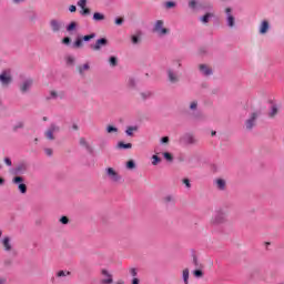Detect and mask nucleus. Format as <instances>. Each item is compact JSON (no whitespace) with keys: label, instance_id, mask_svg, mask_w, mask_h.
Segmentation results:
<instances>
[{"label":"nucleus","instance_id":"nucleus-1","mask_svg":"<svg viewBox=\"0 0 284 284\" xmlns=\"http://www.w3.org/2000/svg\"><path fill=\"white\" fill-rule=\"evenodd\" d=\"M181 60H174L173 65L166 70L170 83L176 84L181 81V74L179 73V68H181Z\"/></svg>","mask_w":284,"mask_h":284},{"label":"nucleus","instance_id":"nucleus-2","mask_svg":"<svg viewBox=\"0 0 284 284\" xmlns=\"http://www.w3.org/2000/svg\"><path fill=\"white\" fill-rule=\"evenodd\" d=\"M227 223V216H225V212L216 211L215 214L211 217L209 225L214 230V227H219V225H223Z\"/></svg>","mask_w":284,"mask_h":284},{"label":"nucleus","instance_id":"nucleus-3","mask_svg":"<svg viewBox=\"0 0 284 284\" xmlns=\"http://www.w3.org/2000/svg\"><path fill=\"white\" fill-rule=\"evenodd\" d=\"M152 30L158 34V37H165V34H170V29L164 27L163 20H156Z\"/></svg>","mask_w":284,"mask_h":284},{"label":"nucleus","instance_id":"nucleus-4","mask_svg":"<svg viewBox=\"0 0 284 284\" xmlns=\"http://www.w3.org/2000/svg\"><path fill=\"white\" fill-rule=\"evenodd\" d=\"M32 85H34V80L32 78H24L19 83V90L21 94H28L30 90H32Z\"/></svg>","mask_w":284,"mask_h":284},{"label":"nucleus","instance_id":"nucleus-5","mask_svg":"<svg viewBox=\"0 0 284 284\" xmlns=\"http://www.w3.org/2000/svg\"><path fill=\"white\" fill-rule=\"evenodd\" d=\"M59 132H61V126H59L57 123H51L44 132V136L48 139V141H54V134Z\"/></svg>","mask_w":284,"mask_h":284},{"label":"nucleus","instance_id":"nucleus-6","mask_svg":"<svg viewBox=\"0 0 284 284\" xmlns=\"http://www.w3.org/2000/svg\"><path fill=\"white\" fill-rule=\"evenodd\" d=\"M213 185L219 192H225L227 190V181L223 178H216L213 180Z\"/></svg>","mask_w":284,"mask_h":284},{"label":"nucleus","instance_id":"nucleus-7","mask_svg":"<svg viewBox=\"0 0 284 284\" xmlns=\"http://www.w3.org/2000/svg\"><path fill=\"white\" fill-rule=\"evenodd\" d=\"M0 82L2 83V85H10V83H12V73L10 69H7L1 72Z\"/></svg>","mask_w":284,"mask_h":284},{"label":"nucleus","instance_id":"nucleus-8","mask_svg":"<svg viewBox=\"0 0 284 284\" xmlns=\"http://www.w3.org/2000/svg\"><path fill=\"white\" fill-rule=\"evenodd\" d=\"M108 45V40L105 38H100L95 41L94 44H90L91 50L93 52H99L101 51L102 48H106Z\"/></svg>","mask_w":284,"mask_h":284},{"label":"nucleus","instance_id":"nucleus-9","mask_svg":"<svg viewBox=\"0 0 284 284\" xmlns=\"http://www.w3.org/2000/svg\"><path fill=\"white\" fill-rule=\"evenodd\" d=\"M225 14L227 28H234V26H236V18L234 17V13H232V8H226Z\"/></svg>","mask_w":284,"mask_h":284},{"label":"nucleus","instance_id":"nucleus-10","mask_svg":"<svg viewBox=\"0 0 284 284\" xmlns=\"http://www.w3.org/2000/svg\"><path fill=\"white\" fill-rule=\"evenodd\" d=\"M181 141L182 143H185V145H196V143H199V140H196V138L192 133H185L181 138Z\"/></svg>","mask_w":284,"mask_h":284},{"label":"nucleus","instance_id":"nucleus-11","mask_svg":"<svg viewBox=\"0 0 284 284\" xmlns=\"http://www.w3.org/2000/svg\"><path fill=\"white\" fill-rule=\"evenodd\" d=\"M256 119H258V112L251 113L250 118L245 121L246 130H253L256 125Z\"/></svg>","mask_w":284,"mask_h":284},{"label":"nucleus","instance_id":"nucleus-12","mask_svg":"<svg viewBox=\"0 0 284 284\" xmlns=\"http://www.w3.org/2000/svg\"><path fill=\"white\" fill-rule=\"evenodd\" d=\"M106 176L114 183L121 181V175L116 171H114L112 168L106 169Z\"/></svg>","mask_w":284,"mask_h":284},{"label":"nucleus","instance_id":"nucleus-13","mask_svg":"<svg viewBox=\"0 0 284 284\" xmlns=\"http://www.w3.org/2000/svg\"><path fill=\"white\" fill-rule=\"evenodd\" d=\"M101 274H102V276H104V278L101 280L102 284H112V283H114V280L112 278V274H110V272H108V270H102Z\"/></svg>","mask_w":284,"mask_h":284},{"label":"nucleus","instance_id":"nucleus-14","mask_svg":"<svg viewBox=\"0 0 284 284\" xmlns=\"http://www.w3.org/2000/svg\"><path fill=\"white\" fill-rule=\"evenodd\" d=\"M50 28L54 33L61 32V28H63V22L53 19L50 21Z\"/></svg>","mask_w":284,"mask_h":284},{"label":"nucleus","instance_id":"nucleus-15","mask_svg":"<svg viewBox=\"0 0 284 284\" xmlns=\"http://www.w3.org/2000/svg\"><path fill=\"white\" fill-rule=\"evenodd\" d=\"M199 70L203 77H212L214 74V71L207 64H200Z\"/></svg>","mask_w":284,"mask_h":284},{"label":"nucleus","instance_id":"nucleus-16","mask_svg":"<svg viewBox=\"0 0 284 284\" xmlns=\"http://www.w3.org/2000/svg\"><path fill=\"white\" fill-rule=\"evenodd\" d=\"M270 31V22L267 20H263L258 27L260 34H267Z\"/></svg>","mask_w":284,"mask_h":284},{"label":"nucleus","instance_id":"nucleus-17","mask_svg":"<svg viewBox=\"0 0 284 284\" xmlns=\"http://www.w3.org/2000/svg\"><path fill=\"white\" fill-rule=\"evenodd\" d=\"M10 243H11L10 236H4L1 240V244L3 245L4 250H12V244H10Z\"/></svg>","mask_w":284,"mask_h":284},{"label":"nucleus","instance_id":"nucleus-18","mask_svg":"<svg viewBox=\"0 0 284 284\" xmlns=\"http://www.w3.org/2000/svg\"><path fill=\"white\" fill-rule=\"evenodd\" d=\"M134 132H139L138 125L126 126V130H125L126 136H134Z\"/></svg>","mask_w":284,"mask_h":284},{"label":"nucleus","instance_id":"nucleus-19","mask_svg":"<svg viewBox=\"0 0 284 284\" xmlns=\"http://www.w3.org/2000/svg\"><path fill=\"white\" fill-rule=\"evenodd\" d=\"M27 171H28V165H26V164H19V165L14 169V174H26Z\"/></svg>","mask_w":284,"mask_h":284},{"label":"nucleus","instance_id":"nucleus-20","mask_svg":"<svg viewBox=\"0 0 284 284\" xmlns=\"http://www.w3.org/2000/svg\"><path fill=\"white\" fill-rule=\"evenodd\" d=\"M163 203H165V205H174V203H176V199L174 197V195L169 194L163 197Z\"/></svg>","mask_w":284,"mask_h":284},{"label":"nucleus","instance_id":"nucleus-21","mask_svg":"<svg viewBox=\"0 0 284 284\" xmlns=\"http://www.w3.org/2000/svg\"><path fill=\"white\" fill-rule=\"evenodd\" d=\"M79 143L82 148H85L88 152H92V146H90V143H88V140H85V138H80Z\"/></svg>","mask_w":284,"mask_h":284},{"label":"nucleus","instance_id":"nucleus-22","mask_svg":"<svg viewBox=\"0 0 284 284\" xmlns=\"http://www.w3.org/2000/svg\"><path fill=\"white\" fill-rule=\"evenodd\" d=\"M182 278L184 281V284H190V270L189 268H184L182 272Z\"/></svg>","mask_w":284,"mask_h":284},{"label":"nucleus","instance_id":"nucleus-23","mask_svg":"<svg viewBox=\"0 0 284 284\" xmlns=\"http://www.w3.org/2000/svg\"><path fill=\"white\" fill-rule=\"evenodd\" d=\"M79 74L83 75L88 70H90V63H84L78 68Z\"/></svg>","mask_w":284,"mask_h":284},{"label":"nucleus","instance_id":"nucleus-24","mask_svg":"<svg viewBox=\"0 0 284 284\" xmlns=\"http://www.w3.org/2000/svg\"><path fill=\"white\" fill-rule=\"evenodd\" d=\"M93 21H105V14H103L101 12H94Z\"/></svg>","mask_w":284,"mask_h":284},{"label":"nucleus","instance_id":"nucleus-25","mask_svg":"<svg viewBox=\"0 0 284 284\" xmlns=\"http://www.w3.org/2000/svg\"><path fill=\"white\" fill-rule=\"evenodd\" d=\"M118 148L119 150H132V143L119 142Z\"/></svg>","mask_w":284,"mask_h":284},{"label":"nucleus","instance_id":"nucleus-26","mask_svg":"<svg viewBox=\"0 0 284 284\" xmlns=\"http://www.w3.org/2000/svg\"><path fill=\"white\" fill-rule=\"evenodd\" d=\"M213 6L210 2H201L199 4L200 10H212Z\"/></svg>","mask_w":284,"mask_h":284},{"label":"nucleus","instance_id":"nucleus-27","mask_svg":"<svg viewBox=\"0 0 284 284\" xmlns=\"http://www.w3.org/2000/svg\"><path fill=\"white\" fill-rule=\"evenodd\" d=\"M276 114H278V106H276V104H273L271 111L268 112V116L271 119H274Z\"/></svg>","mask_w":284,"mask_h":284},{"label":"nucleus","instance_id":"nucleus-28","mask_svg":"<svg viewBox=\"0 0 284 284\" xmlns=\"http://www.w3.org/2000/svg\"><path fill=\"white\" fill-rule=\"evenodd\" d=\"M65 63L67 65H74L77 59L74 58V55H67L65 58Z\"/></svg>","mask_w":284,"mask_h":284},{"label":"nucleus","instance_id":"nucleus-29","mask_svg":"<svg viewBox=\"0 0 284 284\" xmlns=\"http://www.w3.org/2000/svg\"><path fill=\"white\" fill-rule=\"evenodd\" d=\"M81 39H82V42L84 41L85 43H88L89 41H92V39H97V33L84 36Z\"/></svg>","mask_w":284,"mask_h":284},{"label":"nucleus","instance_id":"nucleus-30","mask_svg":"<svg viewBox=\"0 0 284 284\" xmlns=\"http://www.w3.org/2000/svg\"><path fill=\"white\" fill-rule=\"evenodd\" d=\"M165 10H172V8H176V2L174 1H166L164 2Z\"/></svg>","mask_w":284,"mask_h":284},{"label":"nucleus","instance_id":"nucleus-31","mask_svg":"<svg viewBox=\"0 0 284 284\" xmlns=\"http://www.w3.org/2000/svg\"><path fill=\"white\" fill-rule=\"evenodd\" d=\"M211 18H212V13H206L200 18V21H202V23H210Z\"/></svg>","mask_w":284,"mask_h":284},{"label":"nucleus","instance_id":"nucleus-32","mask_svg":"<svg viewBox=\"0 0 284 284\" xmlns=\"http://www.w3.org/2000/svg\"><path fill=\"white\" fill-rule=\"evenodd\" d=\"M136 169V163L134 160H130L126 162V170H135Z\"/></svg>","mask_w":284,"mask_h":284},{"label":"nucleus","instance_id":"nucleus-33","mask_svg":"<svg viewBox=\"0 0 284 284\" xmlns=\"http://www.w3.org/2000/svg\"><path fill=\"white\" fill-rule=\"evenodd\" d=\"M189 108H190L191 112H196V110H199V102L197 101H192L190 103Z\"/></svg>","mask_w":284,"mask_h":284},{"label":"nucleus","instance_id":"nucleus-34","mask_svg":"<svg viewBox=\"0 0 284 284\" xmlns=\"http://www.w3.org/2000/svg\"><path fill=\"white\" fill-rule=\"evenodd\" d=\"M18 190L21 194H26V192H28V185H26L24 183H21L18 185Z\"/></svg>","mask_w":284,"mask_h":284},{"label":"nucleus","instance_id":"nucleus-35","mask_svg":"<svg viewBox=\"0 0 284 284\" xmlns=\"http://www.w3.org/2000/svg\"><path fill=\"white\" fill-rule=\"evenodd\" d=\"M83 45V40L81 38H77V40L73 42V48L79 49Z\"/></svg>","mask_w":284,"mask_h":284},{"label":"nucleus","instance_id":"nucleus-36","mask_svg":"<svg viewBox=\"0 0 284 284\" xmlns=\"http://www.w3.org/2000/svg\"><path fill=\"white\" fill-rule=\"evenodd\" d=\"M106 132H108V134L116 133V132H119V129L116 126H113V125H108L106 126Z\"/></svg>","mask_w":284,"mask_h":284},{"label":"nucleus","instance_id":"nucleus-37","mask_svg":"<svg viewBox=\"0 0 284 284\" xmlns=\"http://www.w3.org/2000/svg\"><path fill=\"white\" fill-rule=\"evenodd\" d=\"M109 63H110L111 68H116L119 61L116 60V57H111L109 59Z\"/></svg>","mask_w":284,"mask_h":284},{"label":"nucleus","instance_id":"nucleus-38","mask_svg":"<svg viewBox=\"0 0 284 284\" xmlns=\"http://www.w3.org/2000/svg\"><path fill=\"white\" fill-rule=\"evenodd\" d=\"M163 156H164L165 161H169L170 163H172L174 161V156H172L170 152H164Z\"/></svg>","mask_w":284,"mask_h":284},{"label":"nucleus","instance_id":"nucleus-39","mask_svg":"<svg viewBox=\"0 0 284 284\" xmlns=\"http://www.w3.org/2000/svg\"><path fill=\"white\" fill-rule=\"evenodd\" d=\"M12 183H14V185H21V183H23V178L16 176L13 178Z\"/></svg>","mask_w":284,"mask_h":284},{"label":"nucleus","instance_id":"nucleus-40","mask_svg":"<svg viewBox=\"0 0 284 284\" xmlns=\"http://www.w3.org/2000/svg\"><path fill=\"white\" fill-rule=\"evenodd\" d=\"M57 97H59L57 91H50L49 95L47 97V100L50 101L52 99H57Z\"/></svg>","mask_w":284,"mask_h":284},{"label":"nucleus","instance_id":"nucleus-41","mask_svg":"<svg viewBox=\"0 0 284 284\" xmlns=\"http://www.w3.org/2000/svg\"><path fill=\"white\" fill-rule=\"evenodd\" d=\"M128 85L129 88H136V80H134V78H129Z\"/></svg>","mask_w":284,"mask_h":284},{"label":"nucleus","instance_id":"nucleus-42","mask_svg":"<svg viewBox=\"0 0 284 284\" xmlns=\"http://www.w3.org/2000/svg\"><path fill=\"white\" fill-rule=\"evenodd\" d=\"M72 30H77V22H71V23L67 27V32H72Z\"/></svg>","mask_w":284,"mask_h":284},{"label":"nucleus","instance_id":"nucleus-43","mask_svg":"<svg viewBox=\"0 0 284 284\" xmlns=\"http://www.w3.org/2000/svg\"><path fill=\"white\" fill-rule=\"evenodd\" d=\"M152 97V92L145 91L141 93V98L145 101L146 99H150Z\"/></svg>","mask_w":284,"mask_h":284},{"label":"nucleus","instance_id":"nucleus-44","mask_svg":"<svg viewBox=\"0 0 284 284\" xmlns=\"http://www.w3.org/2000/svg\"><path fill=\"white\" fill-rule=\"evenodd\" d=\"M59 223L62 225H68V223H70V219H68V216H62L60 217Z\"/></svg>","mask_w":284,"mask_h":284},{"label":"nucleus","instance_id":"nucleus-45","mask_svg":"<svg viewBox=\"0 0 284 284\" xmlns=\"http://www.w3.org/2000/svg\"><path fill=\"white\" fill-rule=\"evenodd\" d=\"M152 160V165H159V163H161V158H159V155H153Z\"/></svg>","mask_w":284,"mask_h":284},{"label":"nucleus","instance_id":"nucleus-46","mask_svg":"<svg viewBox=\"0 0 284 284\" xmlns=\"http://www.w3.org/2000/svg\"><path fill=\"white\" fill-rule=\"evenodd\" d=\"M58 278H62L63 276H70V272H65V271H59L57 273Z\"/></svg>","mask_w":284,"mask_h":284},{"label":"nucleus","instance_id":"nucleus-47","mask_svg":"<svg viewBox=\"0 0 284 284\" xmlns=\"http://www.w3.org/2000/svg\"><path fill=\"white\" fill-rule=\"evenodd\" d=\"M18 130H23V122H18L13 126V132H17Z\"/></svg>","mask_w":284,"mask_h":284},{"label":"nucleus","instance_id":"nucleus-48","mask_svg":"<svg viewBox=\"0 0 284 284\" xmlns=\"http://www.w3.org/2000/svg\"><path fill=\"white\" fill-rule=\"evenodd\" d=\"M85 6H88V0H79L78 1V7L81 8V10H83L85 8Z\"/></svg>","mask_w":284,"mask_h":284},{"label":"nucleus","instance_id":"nucleus-49","mask_svg":"<svg viewBox=\"0 0 284 284\" xmlns=\"http://www.w3.org/2000/svg\"><path fill=\"white\" fill-rule=\"evenodd\" d=\"M131 41H132L133 45H136L141 41V38H139V36H132Z\"/></svg>","mask_w":284,"mask_h":284},{"label":"nucleus","instance_id":"nucleus-50","mask_svg":"<svg viewBox=\"0 0 284 284\" xmlns=\"http://www.w3.org/2000/svg\"><path fill=\"white\" fill-rule=\"evenodd\" d=\"M80 14L82 17H88V14H90V9L84 7V9L80 11Z\"/></svg>","mask_w":284,"mask_h":284},{"label":"nucleus","instance_id":"nucleus-51","mask_svg":"<svg viewBox=\"0 0 284 284\" xmlns=\"http://www.w3.org/2000/svg\"><path fill=\"white\" fill-rule=\"evenodd\" d=\"M193 275L196 277V278H201L203 276V271L201 270H195L193 272Z\"/></svg>","mask_w":284,"mask_h":284},{"label":"nucleus","instance_id":"nucleus-52","mask_svg":"<svg viewBox=\"0 0 284 284\" xmlns=\"http://www.w3.org/2000/svg\"><path fill=\"white\" fill-rule=\"evenodd\" d=\"M189 8H191L192 10H196V0H190Z\"/></svg>","mask_w":284,"mask_h":284},{"label":"nucleus","instance_id":"nucleus-53","mask_svg":"<svg viewBox=\"0 0 284 284\" xmlns=\"http://www.w3.org/2000/svg\"><path fill=\"white\" fill-rule=\"evenodd\" d=\"M182 183L185 184V187H186L187 190H190V187H192V183H190V179H184V180L182 181Z\"/></svg>","mask_w":284,"mask_h":284},{"label":"nucleus","instance_id":"nucleus-54","mask_svg":"<svg viewBox=\"0 0 284 284\" xmlns=\"http://www.w3.org/2000/svg\"><path fill=\"white\" fill-rule=\"evenodd\" d=\"M44 153L47 154V156H52V154L54 153V151L50 148H45L44 149Z\"/></svg>","mask_w":284,"mask_h":284},{"label":"nucleus","instance_id":"nucleus-55","mask_svg":"<svg viewBox=\"0 0 284 284\" xmlns=\"http://www.w3.org/2000/svg\"><path fill=\"white\" fill-rule=\"evenodd\" d=\"M131 276H133V278H136V275H138V272H136V268L132 267L129 270Z\"/></svg>","mask_w":284,"mask_h":284},{"label":"nucleus","instance_id":"nucleus-56","mask_svg":"<svg viewBox=\"0 0 284 284\" xmlns=\"http://www.w3.org/2000/svg\"><path fill=\"white\" fill-rule=\"evenodd\" d=\"M72 40L70 39V37H65V38H63L62 39V43L64 44V45H70V42H71Z\"/></svg>","mask_w":284,"mask_h":284},{"label":"nucleus","instance_id":"nucleus-57","mask_svg":"<svg viewBox=\"0 0 284 284\" xmlns=\"http://www.w3.org/2000/svg\"><path fill=\"white\" fill-rule=\"evenodd\" d=\"M4 163L8 168H12V160H10V158H4Z\"/></svg>","mask_w":284,"mask_h":284},{"label":"nucleus","instance_id":"nucleus-58","mask_svg":"<svg viewBox=\"0 0 284 284\" xmlns=\"http://www.w3.org/2000/svg\"><path fill=\"white\" fill-rule=\"evenodd\" d=\"M115 26H123V18H115Z\"/></svg>","mask_w":284,"mask_h":284},{"label":"nucleus","instance_id":"nucleus-59","mask_svg":"<svg viewBox=\"0 0 284 284\" xmlns=\"http://www.w3.org/2000/svg\"><path fill=\"white\" fill-rule=\"evenodd\" d=\"M264 247H276L275 245H274V243H272V242H265L264 243Z\"/></svg>","mask_w":284,"mask_h":284},{"label":"nucleus","instance_id":"nucleus-60","mask_svg":"<svg viewBox=\"0 0 284 284\" xmlns=\"http://www.w3.org/2000/svg\"><path fill=\"white\" fill-rule=\"evenodd\" d=\"M160 143H170V138L163 136V138L160 140Z\"/></svg>","mask_w":284,"mask_h":284},{"label":"nucleus","instance_id":"nucleus-61","mask_svg":"<svg viewBox=\"0 0 284 284\" xmlns=\"http://www.w3.org/2000/svg\"><path fill=\"white\" fill-rule=\"evenodd\" d=\"M70 12H77V6L72 4L69 7Z\"/></svg>","mask_w":284,"mask_h":284},{"label":"nucleus","instance_id":"nucleus-62","mask_svg":"<svg viewBox=\"0 0 284 284\" xmlns=\"http://www.w3.org/2000/svg\"><path fill=\"white\" fill-rule=\"evenodd\" d=\"M191 119H192L193 121H196V119H199V114H195V113L191 114Z\"/></svg>","mask_w":284,"mask_h":284},{"label":"nucleus","instance_id":"nucleus-63","mask_svg":"<svg viewBox=\"0 0 284 284\" xmlns=\"http://www.w3.org/2000/svg\"><path fill=\"white\" fill-rule=\"evenodd\" d=\"M132 284H139V278L134 277V278L132 280Z\"/></svg>","mask_w":284,"mask_h":284},{"label":"nucleus","instance_id":"nucleus-64","mask_svg":"<svg viewBox=\"0 0 284 284\" xmlns=\"http://www.w3.org/2000/svg\"><path fill=\"white\" fill-rule=\"evenodd\" d=\"M26 0H13V3H23Z\"/></svg>","mask_w":284,"mask_h":284}]
</instances>
